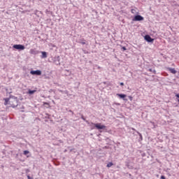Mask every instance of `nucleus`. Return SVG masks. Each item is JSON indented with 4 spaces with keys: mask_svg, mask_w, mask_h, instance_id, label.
I'll return each instance as SVG.
<instances>
[{
    "mask_svg": "<svg viewBox=\"0 0 179 179\" xmlns=\"http://www.w3.org/2000/svg\"><path fill=\"white\" fill-rule=\"evenodd\" d=\"M81 118H82V120H83L84 121H86V119H85L83 116H82Z\"/></svg>",
    "mask_w": 179,
    "mask_h": 179,
    "instance_id": "20",
    "label": "nucleus"
},
{
    "mask_svg": "<svg viewBox=\"0 0 179 179\" xmlns=\"http://www.w3.org/2000/svg\"><path fill=\"white\" fill-rule=\"evenodd\" d=\"M29 52L30 54H36V50L34 49H31Z\"/></svg>",
    "mask_w": 179,
    "mask_h": 179,
    "instance_id": "12",
    "label": "nucleus"
},
{
    "mask_svg": "<svg viewBox=\"0 0 179 179\" xmlns=\"http://www.w3.org/2000/svg\"><path fill=\"white\" fill-rule=\"evenodd\" d=\"M114 166V164L113 162H109L107 165L106 167L110 168L111 166Z\"/></svg>",
    "mask_w": 179,
    "mask_h": 179,
    "instance_id": "11",
    "label": "nucleus"
},
{
    "mask_svg": "<svg viewBox=\"0 0 179 179\" xmlns=\"http://www.w3.org/2000/svg\"><path fill=\"white\" fill-rule=\"evenodd\" d=\"M131 13L135 14V13H136V10L132 8V9L131 10Z\"/></svg>",
    "mask_w": 179,
    "mask_h": 179,
    "instance_id": "13",
    "label": "nucleus"
},
{
    "mask_svg": "<svg viewBox=\"0 0 179 179\" xmlns=\"http://www.w3.org/2000/svg\"><path fill=\"white\" fill-rule=\"evenodd\" d=\"M168 71H169V72H171V73H173V75H176V73H177V71H176V69H173V68H167Z\"/></svg>",
    "mask_w": 179,
    "mask_h": 179,
    "instance_id": "7",
    "label": "nucleus"
},
{
    "mask_svg": "<svg viewBox=\"0 0 179 179\" xmlns=\"http://www.w3.org/2000/svg\"><path fill=\"white\" fill-rule=\"evenodd\" d=\"M29 153H30V152H29V150H24V155H29Z\"/></svg>",
    "mask_w": 179,
    "mask_h": 179,
    "instance_id": "14",
    "label": "nucleus"
},
{
    "mask_svg": "<svg viewBox=\"0 0 179 179\" xmlns=\"http://www.w3.org/2000/svg\"><path fill=\"white\" fill-rule=\"evenodd\" d=\"M83 41H85V39H83Z\"/></svg>",
    "mask_w": 179,
    "mask_h": 179,
    "instance_id": "25",
    "label": "nucleus"
},
{
    "mask_svg": "<svg viewBox=\"0 0 179 179\" xmlns=\"http://www.w3.org/2000/svg\"><path fill=\"white\" fill-rule=\"evenodd\" d=\"M36 90H29L28 94H34L36 93Z\"/></svg>",
    "mask_w": 179,
    "mask_h": 179,
    "instance_id": "10",
    "label": "nucleus"
},
{
    "mask_svg": "<svg viewBox=\"0 0 179 179\" xmlns=\"http://www.w3.org/2000/svg\"><path fill=\"white\" fill-rule=\"evenodd\" d=\"M42 58H47V52H42Z\"/></svg>",
    "mask_w": 179,
    "mask_h": 179,
    "instance_id": "9",
    "label": "nucleus"
},
{
    "mask_svg": "<svg viewBox=\"0 0 179 179\" xmlns=\"http://www.w3.org/2000/svg\"><path fill=\"white\" fill-rule=\"evenodd\" d=\"M129 99L130 101H132V100L134 99L132 96H129Z\"/></svg>",
    "mask_w": 179,
    "mask_h": 179,
    "instance_id": "15",
    "label": "nucleus"
},
{
    "mask_svg": "<svg viewBox=\"0 0 179 179\" xmlns=\"http://www.w3.org/2000/svg\"><path fill=\"white\" fill-rule=\"evenodd\" d=\"M122 48L123 51H127V48L122 47Z\"/></svg>",
    "mask_w": 179,
    "mask_h": 179,
    "instance_id": "17",
    "label": "nucleus"
},
{
    "mask_svg": "<svg viewBox=\"0 0 179 179\" xmlns=\"http://www.w3.org/2000/svg\"><path fill=\"white\" fill-rule=\"evenodd\" d=\"M27 178H28V179H33V178H31L30 177V176H27Z\"/></svg>",
    "mask_w": 179,
    "mask_h": 179,
    "instance_id": "21",
    "label": "nucleus"
},
{
    "mask_svg": "<svg viewBox=\"0 0 179 179\" xmlns=\"http://www.w3.org/2000/svg\"><path fill=\"white\" fill-rule=\"evenodd\" d=\"M120 86H124V83H120Z\"/></svg>",
    "mask_w": 179,
    "mask_h": 179,
    "instance_id": "22",
    "label": "nucleus"
},
{
    "mask_svg": "<svg viewBox=\"0 0 179 179\" xmlns=\"http://www.w3.org/2000/svg\"><path fill=\"white\" fill-rule=\"evenodd\" d=\"M145 40H146V41H148V43H152L155 39L152 38V37H150V36L149 35H145Z\"/></svg>",
    "mask_w": 179,
    "mask_h": 179,
    "instance_id": "6",
    "label": "nucleus"
},
{
    "mask_svg": "<svg viewBox=\"0 0 179 179\" xmlns=\"http://www.w3.org/2000/svg\"><path fill=\"white\" fill-rule=\"evenodd\" d=\"M30 73L31 75H37L38 76H40V75H41V71L40 70L31 71Z\"/></svg>",
    "mask_w": 179,
    "mask_h": 179,
    "instance_id": "5",
    "label": "nucleus"
},
{
    "mask_svg": "<svg viewBox=\"0 0 179 179\" xmlns=\"http://www.w3.org/2000/svg\"><path fill=\"white\" fill-rule=\"evenodd\" d=\"M144 18L141 15H136L134 17V19H133V22H141V20H143Z\"/></svg>",
    "mask_w": 179,
    "mask_h": 179,
    "instance_id": "4",
    "label": "nucleus"
},
{
    "mask_svg": "<svg viewBox=\"0 0 179 179\" xmlns=\"http://www.w3.org/2000/svg\"><path fill=\"white\" fill-rule=\"evenodd\" d=\"M44 106H50V103H47V102H43Z\"/></svg>",
    "mask_w": 179,
    "mask_h": 179,
    "instance_id": "16",
    "label": "nucleus"
},
{
    "mask_svg": "<svg viewBox=\"0 0 179 179\" xmlns=\"http://www.w3.org/2000/svg\"><path fill=\"white\" fill-rule=\"evenodd\" d=\"M149 71H150V72H152V69H149Z\"/></svg>",
    "mask_w": 179,
    "mask_h": 179,
    "instance_id": "23",
    "label": "nucleus"
},
{
    "mask_svg": "<svg viewBox=\"0 0 179 179\" xmlns=\"http://www.w3.org/2000/svg\"><path fill=\"white\" fill-rule=\"evenodd\" d=\"M13 48H15V50H20V51H23V50H24V45H14L13 46Z\"/></svg>",
    "mask_w": 179,
    "mask_h": 179,
    "instance_id": "3",
    "label": "nucleus"
},
{
    "mask_svg": "<svg viewBox=\"0 0 179 179\" xmlns=\"http://www.w3.org/2000/svg\"><path fill=\"white\" fill-rule=\"evenodd\" d=\"M117 96H118V97H120V99H125V97H127V95L124 94H117Z\"/></svg>",
    "mask_w": 179,
    "mask_h": 179,
    "instance_id": "8",
    "label": "nucleus"
},
{
    "mask_svg": "<svg viewBox=\"0 0 179 179\" xmlns=\"http://www.w3.org/2000/svg\"><path fill=\"white\" fill-rule=\"evenodd\" d=\"M92 125H94L96 129H106V126L101 124V123H91Z\"/></svg>",
    "mask_w": 179,
    "mask_h": 179,
    "instance_id": "2",
    "label": "nucleus"
},
{
    "mask_svg": "<svg viewBox=\"0 0 179 179\" xmlns=\"http://www.w3.org/2000/svg\"><path fill=\"white\" fill-rule=\"evenodd\" d=\"M81 43L83 44V45H85V44H86V42L83 41V42H81Z\"/></svg>",
    "mask_w": 179,
    "mask_h": 179,
    "instance_id": "19",
    "label": "nucleus"
},
{
    "mask_svg": "<svg viewBox=\"0 0 179 179\" xmlns=\"http://www.w3.org/2000/svg\"><path fill=\"white\" fill-rule=\"evenodd\" d=\"M138 135H140L141 138H142V134H141L140 133H138Z\"/></svg>",
    "mask_w": 179,
    "mask_h": 179,
    "instance_id": "24",
    "label": "nucleus"
},
{
    "mask_svg": "<svg viewBox=\"0 0 179 179\" xmlns=\"http://www.w3.org/2000/svg\"><path fill=\"white\" fill-rule=\"evenodd\" d=\"M161 179H166V177L164 176H162Z\"/></svg>",
    "mask_w": 179,
    "mask_h": 179,
    "instance_id": "18",
    "label": "nucleus"
},
{
    "mask_svg": "<svg viewBox=\"0 0 179 179\" xmlns=\"http://www.w3.org/2000/svg\"><path fill=\"white\" fill-rule=\"evenodd\" d=\"M4 106H8L9 104V107H13V108H15V107H17V98L16 97H10L4 99Z\"/></svg>",
    "mask_w": 179,
    "mask_h": 179,
    "instance_id": "1",
    "label": "nucleus"
}]
</instances>
